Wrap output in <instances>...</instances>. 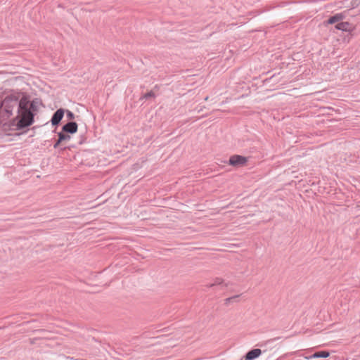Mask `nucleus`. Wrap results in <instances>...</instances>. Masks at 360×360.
Masks as SVG:
<instances>
[{
  "instance_id": "nucleus-7",
  "label": "nucleus",
  "mask_w": 360,
  "mask_h": 360,
  "mask_svg": "<svg viewBox=\"0 0 360 360\" xmlns=\"http://www.w3.org/2000/svg\"><path fill=\"white\" fill-rule=\"evenodd\" d=\"M262 354V350L260 349H254L249 351L245 355V360H253L257 357H259Z\"/></svg>"
},
{
  "instance_id": "nucleus-8",
  "label": "nucleus",
  "mask_w": 360,
  "mask_h": 360,
  "mask_svg": "<svg viewBox=\"0 0 360 360\" xmlns=\"http://www.w3.org/2000/svg\"><path fill=\"white\" fill-rule=\"evenodd\" d=\"M345 15L342 13H336L328 18L327 23L330 25L336 22L339 23L345 18Z\"/></svg>"
},
{
  "instance_id": "nucleus-16",
  "label": "nucleus",
  "mask_w": 360,
  "mask_h": 360,
  "mask_svg": "<svg viewBox=\"0 0 360 360\" xmlns=\"http://www.w3.org/2000/svg\"><path fill=\"white\" fill-rule=\"evenodd\" d=\"M238 297V295L233 296V297H229V298H226L225 300V302H226V303H229L231 300H235V299H236Z\"/></svg>"
},
{
  "instance_id": "nucleus-5",
  "label": "nucleus",
  "mask_w": 360,
  "mask_h": 360,
  "mask_svg": "<svg viewBox=\"0 0 360 360\" xmlns=\"http://www.w3.org/2000/svg\"><path fill=\"white\" fill-rule=\"evenodd\" d=\"M64 112L65 111L63 108H60L54 112L51 120L52 125L56 126L60 123L64 116Z\"/></svg>"
},
{
  "instance_id": "nucleus-18",
  "label": "nucleus",
  "mask_w": 360,
  "mask_h": 360,
  "mask_svg": "<svg viewBox=\"0 0 360 360\" xmlns=\"http://www.w3.org/2000/svg\"><path fill=\"white\" fill-rule=\"evenodd\" d=\"M299 77L300 75H297L295 78H294V81L296 79V80H298L299 79Z\"/></svg>"
},
{
  "instance_id": "nucleus-19",
  "label": "nucleus",
  "mask_w": 360,
  "mask_h": 360,
  "mask_svg": "<svg viewBox=\"0 0 360 360\" xmlns=\"http://www.w3.org/2000/svg\"><path fill=\"white\" fill-rule=\"evenodd\" d=\"M205 100L207 101L208 100V96L205 97Z\"/></svg>"
},
{
  "instance_id": "nucleus-14",
  "label": "nucleus",
  "mask_w": 360,
  "mask_h": 360,
  "mask_svg": "<svg viewBox=\"0 0 360 360\" xmlns=\"http://www.w3.org/2000/svg\"><path fill=\"white\" fill-rule=\"evenodd\" d=\"M155 95L154 92H153V91H149V92H148V93L145 94L143 95V98L147 99V98H150V97H155Z\"/></svg>"
},
{
  "instance_id": "nucleus-2",
  "label": "nucleus",
  "mask_w": 360,
  "mask_h": 360,
  "mask_svg": "<svg viewBox=\"0 0 360 360\" xmlns=\"http://www.w3.org/2000/svg\"><path fill=\"white\" fill-rule=\"evenodd\" d=\"M20 108V101L15 98L6 97L0 103V122H4L8 119L12 115L14 110Z\"/></svg>"
},
{
  "instance_id": "nucleus-11",
  "label": "nucleus",
  "mask_w": 360,
  "mask_h": 360,
  "mask_svg": "<svg viewBox=\"0 0 360 360\" xmlns=\"http://www.w3.org/2000/svg\"><path fill=\"white\" fill-rule=\"evenodd\" d=\"M59 141H66L70 140L71 137L70 135L64 134L63 132L58 133Z\"/></svg>"
},
{
  "instance_id": "nucleus-4",
  "label": "nucleus",
  "mask_w": 360,
  "mask_h": 360,
  "mask_svg": "<svg viewBox=\"0 0 360 360\" xmlns=\"http://www.w3.org/2000/svg\"><path fill=\"white\" fill-rule=\"evenodd\" d=\"M335 27L337 30L347 32L349 33L352 32L354 29V25L348 22H340L339 23H337Z\"/></svg>"
},
{
  "instance_id": "nucleus-17",
  "label": "nucleus",
  "mask_w": 360,
  "mask_h": 360,
  "mask_svg": "<svg viewBox=\"0 0 360 360\" xmlns=\"http://www.w3.org/2000/svg\"><path fill=\"white\" fill-rule=\"evenodd\" d=\"M62 141H59V139L56 142V143L54 144L53 147L54 148H58V146H59V144L61 143Z\"/></svg>"
},
{
  "instance_id": "nucleus-10",
  "label": "nucleus",
  "mask_w": 360,
  "mask_h": 360,
  "mask_svg": "<svg viewBox=\"0 0 360 360\" xmlns=\"http://www.w3.org/2000/svg\"><path fill=\"white\" fill-rule=\"evenodd\" d=\"M304 356H308L306 353L301 351L294 352V360H306Z\"/></svg>"
},
{
  "instance_id": "nucleus-3",
  "label": "nucleus",
  "mask_w": 360,
  "mask_h": 360,
  "mask_svg": "<svg viewBox=\"0 0 360 360\" xmlns=\"http://www.w3.org/2000/svg\"><path fill=\"white\" fill-rule=\"evenodd\" d=\"M247 162V158L239 155H233L230 157L229 164L233 167H242L245 165Z\"/></svg>"
},
{
  "instance_id": "nucleus-1",
  "label": "nucleus",
  "mask_w": 360,
  "mask_h": 360,
  "mask_svg": "<svg viewBox=\"0 0 360 360\" xmlns=\"http://www.w3.org/2000/svg\"><path fill=\"white\" fill-rule=\"evenodd\" d=\"M17 118H19L17 122L18 128L28 127L34 121V115L29 109V101L25 98L20 100V108L18 111Z\"/></svg>"
},
{
  "instance_id": "nucleus-15",
  "label": "nucleus",
  "mask_w": 360,
  "mask_h": 360,
  "mask_svg": "<svg viewBox=\"0 0 360 360\" xmlns=\"http://www.w3.org/2000/svg\"><path fill=\"white\" fill-rule=\"evenodd\" d=\"M66 115H67L68 119L70 120H74L75 117V114L72 112L70 111V110H67Z\"/></svg>"
},
{
  "instance_id": "nucleus-12",
  "label": "nucleus",
  "mask_w": 360,
  "mask_h": 360,
  "mask_svg": "<svg viewBox=\"0 0 360 360\" xmlns=\"http://www.w3.org/2000/svg\"><path fill=\"white\" fill-rule=\"evenodd\" d=\"M37 102L33 101H32L31 103L29 101V109L30 110H37Z\"/></svg>"
},
{
  "instance_id": "nucleus-9",
  "label": "nucleus",
  "mask_w": 360,
  "mask_h": 360,
  "mask_svg": "<svg viewBox=\"0 0 360 360\" xmlns=\"http://www.w3.org/2000/svg\"><path fill=\"white\" fill-rule=\"evenodd\" d=\"M329 352L328 351H319L314 352L313 354L309 355V356H304L305 359H310L313 358H326L329 356Z\"/></svg>"
},
{
  "instance_id": "nucleus-13",
  "label": "nucleus",
  "mask_w": 360,
  "mask_h": 360,
  "mask_svg": "<svg viewBox=\"0 0 360 360\" xmlns=\"http://www.w3.org/2000/svg\"><path fill=\"white\" fill-rule=\"evenodd\" d=\"M37 333H38V337L40 338H48L46 336L47 332L45 331V330H39V331H37Z\"/></svg>"
},
{
  "instance_id": "nucleus-6",
  "label": "nucleus",
  "mask_w": 360,
  "mask_h": 360,
  "mask_svg": "<svg viewBox=\"0 0 360 360\" xmlns=\"http://www.w3.org/2000/svg\"><path fill=\"white\" fill-rule=\"evenodd\" d=\"M77 124L75 122H68L66 124H65L62 130L64 132L70 133V134H75L77 131Z\"/></svg>"
}]
</instances>
